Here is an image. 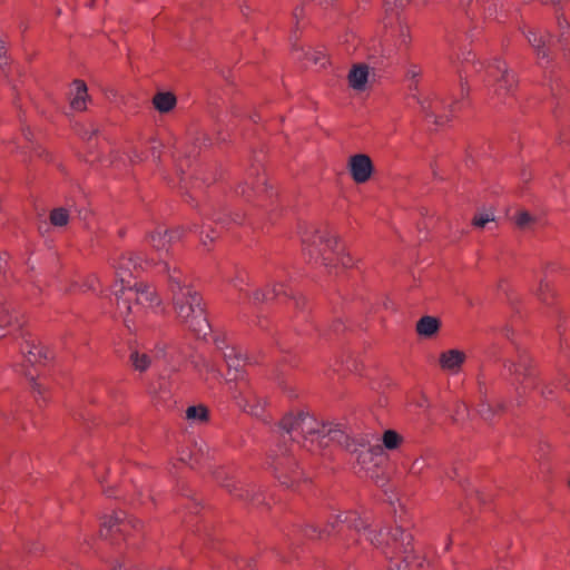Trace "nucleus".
<instances>
[{"instance_id":"nucleus-2","label":"nucleus","mask_w":570,"mask_h":570,"mask_svg":"<svg viewBox=\"0 0 570 570\" xmlns=\"http://www.w3.org/2000/svg\"><path fill=\"white\" fill-rule=\"evenodd\" d=\"M161 304V298L151 284L136 283L134 286L125 287L117 296V311L124 316L125 325L130 328L135 318L154 311Z\"/></svg>"},{"instance_id":"nucleus-35","label":"nucleus","mask_w":570,"mask_h":570,"mask_svg":"<svg viewBox=\"0 0 570 570\" xmlns=\"http://www.w3.org/2000/svg\"><path fill=\"white\" fill-rule=\"evenodd\" d=\"M14 316L10 312V308L4 304L0 303V337L4 336L2 331L12 325Z\"/></svg>"},{"instance_id":"nucleus-34","label":"nucleus","mask_w":570,"mask_h":570,"mask_svg":"<svg viewBox=\"0 0 570 570\" xmlns=\"http://www.w3.org/2000/svg\"><path fill=\"white\" fill-rule=\"evenodd\" d=\"M186 416L189 420L207 422L209 419V410L205 405L189 406L186 411Z\"/></svg>"},{"instance_id":"nucleus-9","label":"nucleus","mask_w":570,"mask_h":570,"mask_svg":"<svg viewBox=\"0 0 570 570\" xmlns=\"http://www.w3.org/2000/svg\"><path fill=\"white\" fill-rule=\"evenodd\" d=\"M327 525L332 534H337L347 548L357 544L361 531L368 528V523L354 511L331 517Z\"/></svg>"},{"instance_id":"nucleus-49","label":"nucleus","mask_w":570,"mask_h":570,"mask_svg":"<svg viewBox=\"0 0 570 570\" xmlns=\"http://www.w3.org/2000/svg\"><path fill=\"white\" fill-rule=\"evenodd\" d=\"M409 90H410V97L413 98L412 95H416L417 96V91H419V80H415V81H411V83L409 85Z\"/></svg>"},{"instance_id":"nucleus-10","label":"nucleus","mask_w":570,"mask_h":570,"mask_svg":"<svg viewBox=\"0 0 570 570\" xmlns=\"http://www.w3.org/2000/svg\"><path fill=\"white\" fill-rule=\"evenodd\" d=\"M278 425L296 442H299V439H306L309 435L323 433L325 428V425L322 424L321 430V424L317 420L308 412L302 410L286 413L281 419Z\"/></svg>"},{"instance_id":"nucleus-20","label":"nucleus","mask_w":570,"mask_h":570,"mask_svg":"<svg viewBox=\"0 0 570 570\" xmlns=\"http://www.w3.org/2000/svg\"><path fill=\"white\" fill-rule=\"evenodd\" d=\"M466 355L460 350H449L440 354L441 368L458 372L465 362Z\"/></svg>"},{"instance_id":"nucleus-25","label":"nucleus","mask_w":570,"mask_h":570,"mask_svg":"<svg viewBox=\"0 0 570 570\" xmlns=\"http://www.w3.org/2000/svg\"><path fill=\"white\" fill-rule=\"evenodd\" d=\"M153 363V358L148 353L131 348L128 356V364L135 372L145 373Z\"/></svg>"},{"instance_id":"nucleus-27","label":"nucleus","mask_w":570,"mask_h":570,"mask_svg":"<svg viewBox=\"0 0 570 570\" xmlns=\"http://www.w3.org/2000/svg\"><path fill=\"white\" fill-rule=\"evenodd\" d=\"M537 296L539 301L547 306H553L557 299V293L553 286L544 279L540 281Z\"/></svg>"},{"instance_id":"nucleus-15","label":"nucleus","mask_w":570,"mask_h":570,"mask_svg":"<svg viewBox=\"0 0 570 570\" xmlns=\"http://www.w3.org/2000/svg\"><path fill=\"white\" fill-rule=\"evenodd\" d=\"M347 169L355 184H365L372 178L375 166L367 154H355L350 156Z\"/></svg>"},{"instance_id":"nucleus-13","label":"nucleus","mask_w":570,"mask_h":570,"mask_svg":"<svg viewBox=\"0 0 570 570\" xmlns=\"http://www.w3.org/2000/svg\"><path fill=\"white\" fill-rule=\"evenodd\" d=\"M215 345L227 365V383L230 385L233 383H239L240 380H247L244 371L246 362L240 350L227 345L225 338H216Z\"/></svg>"},{"instance_id":"nucleus-53","label":"nucleus","mask_w":570,"mask_h":570,"mask_svg":"<svg viewBox=\"0 0 570 570\" xmlns=\"http://www.w3.org/2000/svg\"><path fill=\"white\" fill-rule=\"evenodd\" d=\"M553 393V391L551 389H544L541 391V394L542 396L544 397H548L549 395H551Z\"/></svg>"},{"instance_id":"nucleus-11","label":"nucleus","mask_w":570,"mask_h":570,"mask_svg":"<svg viewBox=\"0 0 570 570\" xmlns=\"http://www.w3.org/2000/svg\"><path fill=\"white\" fill-rule=\"evenodd\" d=\"M142 528L140 520L119 511L104 518L100 535L112 541L125 540L134 531H141Z\"/></svg>"},{"instance_id":"nucleus-19","label":"nucleus","mask_w":570,"mask_h":570,"mask_svg":"<svg viewBox=\"0 0 570 570\" xmlns=\"http://www.w3.org/2000/svg\"><path fill=\"white\" fill-rule=\"evenodd\" d=\"M287 296V291L283 284L266 285L253 292L252 299L255 304H262L271 299Z\"/></svg>"},{"instance_id":"nucleus-55","label":"nucleus","mask_w":570,"mask_h":570,"mask_svg":"<svg viewBox=\"0 0 570 570\" xmlns=\"http://www.w3.org/2000/svg\"><path fill=\"white\" fill-rule=\"evenodd\" d=\"M297 10H298V8H296L295 11H294V16L295 17H297Z\"/></svg>"},{"instance_id":"nucleus-4","label":"nucleus","mask_w":570,"mask_h":570,"mask_svg":"<svg viewBox=\"0 0 570 570\" xmlns=\"http://www.w3.org/2000/svg\"><path fill=\"white\" fill-rule=\"evenodd\" d=\"M267 463L274 478L287 489H294L304 480V472L296 456L284 443L271 450Z\"/></svg>"},{"instance_id":"nucleus-54","label":"nucleus","mask_w":570,"mask_h":570,"mask_svg":"<svg viewBox=\"0 0 570 570\" xmlns=\"http://www.w3.org/2000/svg\"><path fill=\"white\" fill-rule=\"evenodd\" d=\"M544 3H558L560 0H542Z\"/></svg>"},{"instance_id":"nucleus-18","label":"nucleus","mask_w":570,"mask_h":570,"mask_svg":"<svg viewBox=\"0 0 570 570\" xmlns=\"http://www.w3.org/2000/svg\"><path fill=\"white\" fill-rule=\"evenodd\" d=\"M20 351L26 362L31 365L42 364V362L48 357L47 350L35 340H24L20 344Z\"/></svg>"},{"instance_id":"nucleus-37","label":"nucleus","mask_w":570,"mask_h":570,"mask_svg":"<svg viewBox=\"0 0 570 570\" xmlns=\"http://www.w3.org/2000/svg\"><path fill=\"white\" fill-rule=\"evenodd\" d=\"M534 222V217L527 210L518 213L514 218V223L520 229H525L530 224Z\"/></svg>"},{"instance_id":"nucleus-39","label":"nucleus","mask_w":570,"mask_h":570,"mask_svg":"<svg viewBox=\"0 0 570 570\" xmlns=\"http://www.w3.org/2000/svg\"><path fill=\"white\" fill-rule=\"evenodd\" d=\"M229 214H232V212L223 208L222 210L215 212L213 214V220L223 227H229Z\"/></svg>"},{"instance_id":"nucleus-23","label":"nucleus","mask_w":570,"mask_h":570,"mask_svg":"<svg viewBox=\"0 0 570 570\" xmlns=\"http://www.w3.org/2000/svg\"><path fill=\"white\" fill-rule=\"evenodd\" d=\"M367 78H368V67L363 63L354 65L347 76L348 85L353 89L358 90V91H363L365 89Z\"/></svg>"},{"instance_id":"nucleus-16","label":"nucleus","mask_w":570,"mask_h":570,"mask_svg":"<svg viewBox=\"0 0 570 570\" xmlns=\"http://www.w3.org/2000/svg\"><path fill=\"white\" fill-rule=\"evenodd\" d=\"M163 271L167 274V289L170 296L194 288L178 266H170L168 263H164Z\"/></svg>"},{"instance_id":"nucleus-7","label":"nucleus","mask_w":570,"mask_h":570,"mask_svg":"<svg viewBox=\"0 0 570 570\" xmlns=\"http://www.w3.org/2000/svg\"><path fill=\"white\" fill-rule=\"evenodd\" d=\"M235 191L246 200L265 207L275 195L273 187L267 185V177L261 165H253L247 178L236 186Z\"/></svg>"},{"instance_id":"nucleus-43","label":"nucleus","mask_w":570,"mask_h":570,"mask_svg":"<svg viewBox=\"0 0 570 570\" xmlns=\"http://www.w3.org/2000/svg\"><path fill=\"white\" fill-rule=\"evenodd\" d=\"M424 460L415 459L410 466L409 472L414 475H420L424 469Z\"/></svg>"},{"instance_id":"nucleus-21","label":"nucleus","mask_w":570,"mask_h":570,"mask_svg":"<svg viewBox=\"0 0 570 570\" xmlns=\"http://www.w3.org/2000/svg\"><path fill=\"white\" fill-rule=\"evenodd\" d=\"M441 321L435 316L424 315L415 325L417 335L424 338L434 337L441 330Z\"/></svg>"},{"instance_id":"nucleus-46","label":"nucleus","mask_w":570,"mask_h":570,"mask_svg":"<svg viewBox=\"0 0 570 570\" xmlns=\"http://www.w3.org/2000/svg\"><path fill=\"white\" fill-rule=\"evenodd\" d=\"M327 434L331 435L332 440H336L338 442H342V439L348 441V436L342 430L338 429H328Z\"/></svg>"},{"instance_id":"nucleus-33","label":"nucleus","mask_w":570,"mask_h":570,"mask_svg":"<svg viewBox=\"0 0 570 570\" xmlns=\"http://www.w3.org/2000/svg\"><path fill=\"white\" fill-rule=\"evenodd\" d=\"M118 268L124 269L131 274L132 268L136 269L138 265V257L135 256L132 253H125L121 254L118 258Z\"/></svg>"},{"instance_id":"nucleus-26","label":"nucleus","mask_w":570,"mask_h":570,"mask_svg":"<svg viewBox=\"0 0 570 570\" xmlns=\"http://www.w3.org/2000/svg\"><path fill=\"white\" fill-rule=\"evenodd\" d=\"M507 410L504 402H497L494 404L482 401L479 405V414L484 421L492 422L495 416L502 415Z\"/></svg>"},{"instance_id":"nucleus-32","label":"nucleus","mask_w":570,"mask_h":570,"mask_svg":"<svg viewBox=\"0 0 570 570\" xmlns=\"http://www.w3.org/2000/svg\"><path fill=\"white\" fill-rule=\"evenodd\" d=\"M170 240L169 230H156L150 234V243L157 250H167V244Z\"/></svg>"},{"instance_id":"nucleus-28","label":"nucleus","mask_w":570,"mask_h":570,"mask_svg":"<svg viewBox=\"0 0 570 570\" xmlns=\"http://www.w3.org/2000/svg\"><path fill=\"white\" fill-rule=\"evenodd\" d=\"M527 38L529 40V43L532 46V48L535 50L537 56L539 58H548V48L546 46V36L539 35L538 32L533 30H529Z\"/></svg>"},{"instance_id":"nucleus-1","label":"nucleus","mask_w":570,"mask_h":570,"mask_svg":"<svg viewBox=\"0 0 570 570\" xmlns=\"http://www.w3.org/2000/svg\"><path fill=\"white\" fill-rule=\"evenodd\" d=\"M371 543L386 559H401L407 570H425L429 566L425 554L416 550L413 534L401 525L375 531Z\"/></svg>"},{"instance_id":"nucleus-38","label":"nucleus","mask_w":570,"mask_h":570,"mask_svg":"<svg viewBox=\"0 0 570 570\" xmlns=\"http://www.w3.org/2000/svg\"><path fill=\"white\" fill-rule=\"evenodd\" d=\"M399 42L404 48H409L411 43V31L406 23H399Z\"/></svg>"},{"instance_id":"nucleus-45","label":"nucleus","mask_w":570,"mask_h":570,"mask_svg":"<svg viewBox=\"0 0 570 570\" xmlns=\"http://www.w3.org/2000/svg\"><path fill=\"white\" fill-rule=\"evenodd\" d=\"M245 220V214L242 212H234L229 214V227L232 225H242Z\"/></svg>"},{"instance_id":"nucleus-44","label":"nucleus","mask_w":570,"mask_h":570,"mask_svg":"<svg viewBox=\"0 0 570 570\" xmlns=\"http://www.w3.org/2000/svg\"><path fill=\"white\" fill-rule=\"evenodd\" d=\"M493 220L488 215H475L472 219V225L478 228H483L487 223Z\"/></svg>"},{"instance_id":"nucleus-17","label":"nucleus","mask_w":570,"mask_h":570,"mask_svg":"<svg viewBox=\"0 0 570 570\" xmlns=\"http://www.w3.org/2000/svg\"><path fill=\"white\" fill-rule=\"evenodd\" d=\"M227 485V492L239 501L252 504H261L264 502L259 489L254 484H243L239 482H232Z\"/></svg>"},{"instance_id":"nucleus-36","label":"nucleus","mask_w":570,"mask_h":570,"mask_svg":"<svg viewBox=\"0 0 570 570\" xmlns=\"http://www.w3.org/2000/svg\"><path fill=\"white\" fill-rule=\"evenodd\" d=\"M212 476L216 483H218L220 487L225 488L227 490L226 484H230L235 480L227 474L225 469L223 468H216L212 471Z\"/></svg>"},{"instance_id":"nucleus-6","label":"nucleus","mask_w":570,"mask_h":570,"mask_svg":"<svg viewBox=\"0 0 570 570\" xmlns=\"http://www.w3.org/2000/svg\"><path fill=\"white\" fill-rule=\"evenodd\" d=\"M311 247L317 250L326 267L350 268L354 264L352 256L345 250V246L340 243L337 236L326 229L315 230Z\"/></svg>"},{"instance_id":"nucleus-48","label":"nucleus","mask_w":570,"mask_h":570,"mask_svg":"<svg viewBox=\"0 0 570 570\" xmlns=\"http://www.w3.org/2000/svg\"><path fill=\"white\" fill-rule=\"evenodd\" d=\"M557 22H558V27L560 29H564V28H570V23L568 22V20L566 19V17L563 16V13L559 14L557 17Z\"/></svg>"},{"instance_id":"nucleus-41","label":"nucleus","mask_w":570,"mask_h":570,"mask_svg":"<svg viewBox=\"0 0 570 570\" xmlns=\"http://www.w3.org/2000/svg\"><path fill=\"white\" fill-rule=\"evenodd\" d=\"M421 76H422V69L420 66L411 63L407 67L406 72H405L406 79H409L411 81H415V80H419Z\"/></svg>"},{"instance_id":"nucleus-50","label":"nucleus","mask_w":570,"mask_h":570,"mask_svg":"<svg viewBox=\"0 0 570 570\" xmlns=\"http://www.w3.org/2000/svg\"><path fill=\"white\" fill-rule=\"evenodd\" d=\"M7 264V254H0V276L4 274V266Z\"/></svg>"},{"instance_id":"nucleus-30","label":"nucleus","mask_w":570,"mask_h":570,"mask_svg":"<svg viewBox=\"0 0 570 570\" xmlns=\"http://www.w3.org/2000/svg\"><path fill=\"white\" fill-rule=\"evenodd\" d=\"M69 210L63 207L53 208L49 214L50 224L56 227H63L69 223Z\"/></svg>"},{"instance_id":"nucleus-8","label":"nucleus","mask_w":570,"mask_h":570,"mask_svg":"<svg viewBox=\"0 0 570 570\" xmlns=\"http://www.w3.org/2000/svg\"><path fill=\"white\" fill-rule=\"evenodd\" d=\"M460 95L452 99L451 104L448 106L445 105L444 99L440 98L438 95H429L428 97H424L421 99L416 95H412L413 99L416 100V102L421 107V112L426 118H434V124L436 125H443L448 122L453 114L456 111V106L461 99H464L469 96V87L468 82H463L462 77L460 76Z\"/></svg>"},{"instance_id":"nucleus-5","label":"nucleus","mask_w":570,"mask_h":570,"mask_svg":"<svg viewBox=\"0 0 570 570\" xmlns=\"http://www.w3.org/2000/svg\"><path fill=\"white\" fill-rule=\"evenodd\" d=\"M485 73L492 97L497 101L505 105L514 99L519 88V78L504 60L493 59L487 65Z\"/></svg>"},{"instance_id":"nucleus-31","label":"nucleus","mask_w":570,"mask_h":570,"mask_svg":"<svg viewBox=\"0 0 570 570\" xmlns=\"http://www.w3.org/2000/svg\"><path fill=\"white\" fill-rule=\"evenodd\" d=\"M403 436L395 430H386L382 435V442L385 449L395 450L403 443Z\"/></svg>"},{"instance_id":"nucleus-51","label":"nucleus","mask_w":570,"mask_h":570,"mask_svg":"<svg viewBox=\"0 0 570 570\" xmlns=\"http://www.w3.org/2000/svg\"><path fill=\"white\" fill-rule=\"evenodd\" d=\"M372 453H373V450H367L366 452H361V453L358 454V456H357V461H358V462H361V461H362V462H365V459H366V458H371Z\"/></svg>"},{"instance_id":"nucleus-24","label":"nucleus","mask_w":570,"mask_h":570,"mask_svg":"<svg viewBox=\"0 0 570 570\" xmlns=\"http://www.w3.org/2000/svg\"><path fill=\"white\" fill-rule=\"evenodd\" d=\"M153 105L160 114H167L176 107L177 97L171 91H160L153 97Z\"/></svg>"},{"instance_id":"nucleus-40","label":"nucleus","mask_w":570,"mask_h":570,"mask_svg":"<svg viewBox=\"0 0 570 570\" xmlns=\"http://www.w3.org/2000/svg\"><path fill=\"white\" fill-rule=\"evenodd\" d=\"M10 59L7 57V49L3 41H0V69L2 72L8 73Z\"/></svg>"},{"instance_id":"nucleus-3","label":"nucleus","mask_w":570,"mask_h":570,"mask_svg":"<svg viewBox=\"0 0 570 570\" xmlns=\"http://www.w3.org/2000/svg\"><path fill=\"white\" fill-rule=\"evenodd\" d=\"M173 308L180 323L185 324L195 335H206L209 323L203 296L191 288L170 296Z\"/></svg>"},{"instance_id":"nucleus-29","label":"nucleus","mask_w":570,"mask_h":570,"mask_svg":"<svg viewBox=\"0 0 570 570\" xmlns=\"http://www.w3.org/2000/svg\"><path fill=\"white\" fill-rule=\"evenodd\" d=\"M302 531L304 537L311 540H324L332 535V529L327 524L323 529L315 524H305Z\"/></svg>"},{"instance_id":"nucleus-12","label":"nucleus","mask_w":570,"mask_h":570,"mask_svg":"<svg viewBox=\"0 0 570 570\" xmlns=\"http://www.w3.org/2000/svg\"><path fill=\"white\" fill-rule=\"evenodd\" d=\"M228 390L236 404L244 412L257 417L264 414L265 401L254 393L248 380H240L239 383H233L229 385Z\"/></svg>"},{"instance_id":"nucleus-47","label":"nucleus","mask_w":570,"mask_h":570,"mask_svg":"<svg viewBox=\"0 0 570 570\" xmlns=\"http://www.w3.org/2000/svg\"><path fill=\"white\" fill-rule=\"evenodd\" d=\"M30 385L33 392H37L39 395L43 394V390L40 383L36 381V377L30 374Z\"/></svg>"},{"instance_id":"nucleus-14","label":"nucleus","mask_w":570,"mask_h":570,"mask_svg":"<svg viewBox=\"0 0 570 570\" xmlns=\"http://www.w3.org/2000/svg\"><path fill=\"white\" fill-rule=\"evenodd\" d=\"M508 370L514 376L515 382L524 390L538 387V373L527 351H519L517 360L510 362Z\"/></svg>"},{"instance_id":"nucleus-22","label":"nucleus","mask_w":570,"mask_h":570,"mask_svg":"<svg viewBox=\"0 0 570 570\" xmlns=\"http://www.w3.org/2000/svg\"><path fill=\"white\" fill-rule=\"evenodd\" d=\"M72 86L75 92L70 99V107L76 111H85L87 109V100H89L87 85L81 79H75Z\"/></svg>"},{"instance_id":"nucleus-52","label":"nucleus","mask_w":570,"mask_h":570,"mask_svg":"<svg viewBox=\"0 0 570 570\" xmlns=\"http://www.w3.org/2000/svg\"><path fill=\"white\" fill-rule=\"evenodd\" d=\"M559 144L562 146V147H570V139H563L562 137H560V141Z\"/></svg>"},{"instance_id":"nucleus-42","label":"nucleus","mask_w":570,"mask_h":570,"mask_svg":"<svg viewBox=\"0 0 570 570\" xmlns=\"http://www.w3.org/2000/svg\"><path fill=\"white\" fill-rule=\"evenodd\" d=\"M284 297L288 299V302L291 303V307H293L295 309H303L306 305L305 297H303L301 295L294 296V295L287 293V296H284Z\"/></svg>"},{"instance_id":"nucleus-56","label":"nucleus","mask_w":570,"mask_h":570,"mask_svg":"<svg viewBox=\"0 0 570 570\" xmlns=\"http://www.w3.org/2000/svg\"><path fill=\"white\" fill-rule=\"evenodd\" d=\"M569 487H570V479H569V482H568Z\"/></svg>"}]
</instances>
